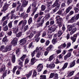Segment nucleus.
Returning <instances> with one entry per match:
<instances>
[{
	"label": "nucleus",
	"instance_id": "nucleus-1",
	"mask_svg": "<svg viewBox=\"0 0 79 79\" xmlns=\"http://www.w3.org/2000/svg\"><path fill=\"white\" fill-rule=\"evenodd\" d=\"M11 50V45H7L5 47L4 45H2L0 47V50L2 51L3 53H5L9 52Z\"/></svg>",
	"mask_w": 79,
	"mask_h": 79
},
{
	"label": "nucleus",
	"instance_id": "nucleus-2",
	"mask_svg": "<svg viewBox=\"0 0 79 79\" xmlns=\"http://www.w3.org/2000/svg\"><path fill=\"white\" fill-rule=\"evenodd\" d=\"M52 6L54 8L56 7L55 9H54L52 12H51L52 14H53V13H55V12H56L57 10H59L60 8V5L59 3V0H56L54 2V3L52 5Z\"/></svg>",
	"mask_w": 79,
	"mask_h": 79
},
{
	"label": "nucleus",
	"instance_id": "nucleus-3",
	"mask_svg": "<svg viewBox=\"0 0 79 79\" xmlns=\"http://www.w3.org/2000/svg\"><path fill=\"white\" fill-rule=\"evenodd\" d=\"M1 68L0 69V73H3V75L2 77L3 79L5 78V77L6 76V73H7V70H6L5 71V69H6V66L5 65L3 64H0V65H1Z\"/></svg>",
	"mask_w": 79,
	"mask_h": 79
},
{
	"label": "nucleus",
	"instance_id": "nucleus-4",
	"mask_svg": "<svg viewBox=\"0 0 79 79\" xmlns=\"http://www.w3.org/2000/svg\"><path fill=\"white\" fill-rule=\"evenodd\" d=\"M56 21H57V24H58L59 27H61V21H63V19L61 18H60V15H57L56 18Z\"/></svg>",
	"mask_w": 79,
	"mask_h": 79
},
{
	"label": "nucleus",
	"instance_id": "nucleus-5",
	"mask_svg": "<svg viewBox=\"0 0 79 79\" xmlns=\"http://www.w3.org/2000/svg\"><path fill=\"white\" fill-rule=\"evenodd\" d=\"M22 26H26V24L27 23V21L26 20H22L19 23V24L17 26L18 27H20V26H21V25L22 24Z\"/></svg>",
	"mask_w": 79,
	"mask_h": 79
},
{
	"label": "nucleus",
	"instance_id": "nucleus-6",
	"mask_svg": "<svg viewBox=\"0 0 79 79\" xmlns=\"http://www.w3.org/2000/svg\"><path fill=\"white\" fill-rule=\"evenodd\" d=\"M68 27V30L69 32H70L71 31H72L73 29V27H76V23H73V25H68L67 26Z\"/></svg>",
	"mask_w": 79,
	"mask_h": 79
},
{
	"label": "nucleus",
	"instance_id": "nucleus-7",
	"mask_svg": "<svg viewBox=\"0 0 79 79\" xmlns=\"http://www.w3.org/2000/svg\"><path fill=\"white\" fill-rule=\"evenodd\" d=\"M39 51V47L36 48V49L34 50L33 52H31V56L32 58L34 57V56H35V53H37V52H38Z\"/></svg>",
	"mask_w": 79,
	"mask_h": 79
},
{
	"label": "nucleus",
	"instance_id": "nucleus-8",
	"mask_svg": "<svg viewBox=\"0 0 79 79\" xmlns=\"http://www.w3.org/2000/svg\"><path fill=\"white\" fill-rule=\"evenodd\" d=\"M39 67H40V68L39 69H38L39 68ZM43 65H42V64H39L38 65L37 68V69H38V72L40 73V72L42 71V69H43Z\"/></svg>",
	"mask_w": 79,
	"mask_h": 79
},
{
	"label": "nucleus",
	"instance_id": "nucleus-9",
	"mask_svg": "<svg viewBox=\"0 0 79 79\" xmlns=\"http://www.w3.org/2000/svg\"><path fill=\"white\" fill-rule=\"evenodd\" d=\"M8 6H9V4L5 3L3 7V9L1 10V11H5L8 8Z\"/></svg>",
	"mask_w": 79,
	"mask_h": 79
},
{
	"label": "nucleus",
	"instance_id": "nucleus-10",
	"mask_svg": "<svg viewBox=\"0 0 79 79\" xmlns=\"http://www.w3.org/2000/svg\"><path fill=\"white\" fill-rule=\"evenodd\" d=\"M75 11V13H78L79 11V3L76 5V6L73 9Z\"/></svg>",
	"mask_w": 79,
	"mask_h": 79
},
{
	"label": "nucleus",
	"instance_id": "nucleus-11",
	"mask_svg": "<svg viewBox=\"0 0 79 79\" xmlns=\"http://www.w3.org/2000/svg\"><path fill=\"white\" fill-rule=\"evenodd\" d=\"M17 42H18V39L16 38H15L12 41L11 43L13 45L16 46L17 44Z\"/></svg>",
	"mask_w": 79,
	"mask_h": 79
},
{
	"label": "nucleus",
	"instance_id": "nucleus-12",
	"mask_svg": "<svg viewBox=\"0 0 79 79\" xmlns=\"http://www.w3.org/2000/svg\"><path fill=\"white\" fill-rule=\"evenodd\" d=\"M55 66V65L54 64H47V68H49L50 69H53L54 68Z\"/></svg>",
	"mask_w": 79,
	"mask_h": 79
},
{
	"label": "nucleus",
	"instance_id": "nucleus-13",
	"mask_svg": "<svg viewBox=\"0 0 79 79\" xmlns=\"http://www.w3.org/2000/svg\"><path fill=\"white\" fill-rule=\"evenodd\" d=\"M76 38H77V35L75 34L73 35V37H70V39L71 40H72L73 41L72 44H73L74 42H76Z\"/></svg>",
	"mask_w": 79,
	"mask_h": 79
},
{
	"label": "nucleus",
	"instance_id": "nucleus-14",
	"mask_svg": "<svg viewBox=\"0 0 79 79\" xmlns=\"http://www.w3.org/2000/svg\"><path fill=\"white\" fill-rule=\"evenodd\" d=\"M76 21V19H75V16H74L73 17H72L71 19L68 20V23H74Z\"/></svg>",
	"mask_w": 79,
	"mask_h": 79
},
{
	"label": "nucleus",
	"instance_id": "nucleus-15",
	"mask_svg": "<svg viewBox=\"0 0 79 79\" xmlns=\"http://www.w3.org/2000/svg\"><path fill=\"white\" fill-rule=\"evenodd\" d=\"M73 8V7L71 6H69V7H67L65 10L66 13L65 15H67V13H68L70 11H71V10Z\"/></svg>",
	"mask_w": 79,
	"mask_h": 79
},
{
	"label": "nucleus",
	"instance_id": "nucleus-16",
	"mask_svg": "<svg viewBox=\"0 0 79 79\" xmlns=\"http://www.w3.org/2000/svg\"><path fill=\"white\" fill-rule=\"evenodd\" d=\"M19 27H14L13 28V31L14 33H17L18 32V31H19Z\"/></svg>",
	"mask_w": 79,
	"mask_h": 79
},
{
	"label": "nucleus",
	"instance_id": "nucleus-17",
	"mask_svg": "<svg viewBox=\"0 0 79 79\" xmlns=\"http://www.w3.org/2000/svg\"><path fill=\"white\" fill-rule=\"evenodd\" d=\"M55 57V54H53L51 56H50L48 58V61H51Z\"/></svg>",
	"mask_w": 79,
	"mask_h": 79
},
{
	"label": "nucleus",
	"instance_id": "nucleus-18",
	"mask_svg": "<svg viewBox=\"0 0 79 79\" xmlns=\"http://www.w3.org/2000/svg\"><path fill=\"white\" fill-rule=\"evenodd\" d=\"M65 54H66V51L64 50L62 52L61 54H60L59 56V58L60 59L62 58L63 56Z\"/></svg>",
	"mask_w": 79,
	"mask_h": 79
},
{
	"label": "nucleus",
	"instance_id": "nucleus-19",
	"mask_svg": "<svg viewBox=\"0 0 79 79\" xmlns=\"http://www.w3.org/2000/svg\"><path fill=\"white\" fill-rule=\"evenodd\" d=\"M76 61V60H74L73 61L72 63V64L70 65L69 66V68H73V67H74L75 65L76 64V63L75 62Z\"/></svg>",
	"mask_w": 79,
	"mask_h": 79
},
{
	"label": "nucleus",
	"instance_id": "nucleus-20",
	"mask_svg": "<svg viewBox=\"0 0 79 79\" xmlns=\"http://www.w3.org/2000/svg\"><path fill=\"white\" fill-rule=\"evenodd\" d=\"M53 48V46L52 45H50L49 47L47 48V52L50 51V50H51V49H52Z\"/></svg>",
	"mask_w": 79,
	"mask_h": 79
},
{
	"label": "nucleus",
	"instance_id": "nucleus-21",
	"mask_svg": "<svg viewBox=\"0 0 79 79\" xmlns=\"http://www.w3.org/2000/svg\"><path fill=\"white\" fill-rule=\"evenodd\" d=\"M32 70H31L29 72V73L26 75L27 78H29V77H31L32 75Z\"/></svg>",
	"mask_w": 79,
	"mask_h": 79
},
{
	"label": "nucleus",
	"instance_id": "nucleus-22",
	"mask_svg": "<svg viewBox=\"0 0 79 79\" xmlns=\"http://www.w3.org/2000/svg\"><path fill=\"white\" fill-rule=\"evenodd\" d=\"M28 2H29L28 1H27L26 2H23L22 4V6L23 7H24V8H25V7H26V6L27 5V4H28Z\"/></svg>",
	"mask_w": 79,
	"mask_h": 79
},
{
	"label": "nucleus",
	"instance_id": "nucleus-23",
	"mask_svg": "<svg viewBox=\"0 0 79 79\" xmlns=\"http://www.w3.org/2000/svg\"><path fill=\"white\" fill-rule=\"evenodd\" d=\"M2 42H4L5 43H6L8 42V40H7V37L5 36L2 39Z\"/></svg>",
	"mask_w": 79,
	"mask_h": 79
},
{
	"label": "nucleus",
	"instance_id": "nucleus-24",
	"mask_svg": "<svg viewBox=\"0 0 79 79\" xmlns=\"http://www.w3.org/2000/svg\"><path fill=\"white\" fill-rule=\"evenodd\" d=\"M11 55L12 57V63H15V59H16V58L15 57V55L13 54H12Z\"/></svg>",
	"mask_w": 79,
	"mask_h": 79
},
{
	"label": "nucleus",
	"instance_id": "nucleus-25",
	"mask_svg": "<svg viewBox=\"0 0 79 79\" xmlns=\"http://www.w3.org/2000/svg\"><path fill=\"white\" fill-rule=\"evenodd\" d=\"M68 63H65L62 68V70H64V69L65 68H67V66H68Z\"/></svg>",
	"mask_w": 79,
	"mask_h": 79
},
{
	"label": "nucleus",
	"instance_id": "nucleus-26",
	"mask_svg": "<svg viewBox=\"0 0 79 79\" xmlns=\"http://www.w3.org/2000/svg\"><path fill=\"white\" fill-rule=\"evenodd\" d=\"M33 44V43L32 42H31L29 44L28 46V48H34V45H32Z\"/></svg>",
	"mask_w": 79,
	"mask_h": 79
},
{
	"label": "nucleus",
	"instance_id": "nucleus-27",
	"mask_svg": "<svg viewBox=\"0 0 79 79\" xmlns=\"http://www.w3.org/2000/svg\"><path fill=\"white\" fill-rule=\"evenodd\" d=\"M3 30L4 31H7L8 30V27L7 25H6L3 27Z\"/></svg>",
	"mask_w": 79,
	"mask_h": 79
},
{
	"label": "nucleus",
	"instance_id": "nucleus-28",
	"mask_svg": "<svg viewBox=\"0 0 79 79\" xmlns=\"http://www.w3.org/2000/svg\"><path fill=\"white\" fill-rule=\"evenodd\" d=\"M47 7H46V6L44 5H42L41 8V11H44V10H45V9H46V8Z\"/></svg>",
	"mask_w": 79,
	"mask_h": 79
},
{
	"label": "nucleus",
	"instance_id": "nucleus-29",
	"mask_svg": "<svg viewBox=\"0 0 79 79\" xmlns=\"http://www.w3.org/2000/svg\"><path fill=\"white\" fill-rule=\"evenodd\" d=\"M31 5H30L29 7L28 8L27 10V13H28L31 12Z\"/></svg>",
	"mask_w": 79,
	"mask_h": 79
},
{
	"label": "nucleus",
	"instance_id": "nucleus-30",
	"mask_svg": "<svg viewBox=\"0 0 79 79\" xmlns=\"http://www.w3.org/2000/svg\"><path fill=\"white\" fill-rule=\"evenodd\" d=\"M62 34L63 31H60L58 32L57 35L58 37H60V36H61V35Z\"/></svg>",
	"mask_w": 79,
	"mask_h": 79
},
{
	"label": "nucleus",
	"instance_id": "nucleus-31",
	"mask_svg": "<svg viewBox=\"0 0 79 79\" xmlns=\"http://www.w3.org/2000/svg\"><path fill=\"white\" fill-rule=\"evenodd\" d=\"M12 23H13V21L10 22L8 24V26L9 28H10L11 29L12 27Z\"/></svg>",
	"mask_w": 79,
	"mask_h": 79
},
{
	"label": "nucleus",
	"instance_id": "nucleus-32",
	"mask_svg": "<svg viewBox=\"0 0 79 79\" xmlns=\"http://www.w3.org/2000/svg\"><path fill=\"white\" fill-rule=\"evenodd\" d=\"M32 18L30 17L29 18L28 20L29 25H30V24L32 23Z\"/></svg>",
	"mask_w": 79,
	"mask_h": 79
},
{
	"label": "nucleus",
	"instance_id": "nucleus-33",
	"mask_svg": "<svg viewBox=\"0 0 79 79\" xmlns=\"http://www.w3.org/2000/svg\"><path fill=\"white\" fill-rule=\"evenodd\" d=\"M55 76V73H51L50 74V76L49 77V79H51L52 78H53V77Z\"/></svg>",
	"mask_w": 79,
	"mask_h": 79
},
{
	"label": "nucleus",
	"instance_id": "nucleus-34",
	"mask_svg": "<svg viewBox=\"0 0 79 79\" xmlns=\"http://www.w3.org/2000/svg\"><path fill=\"white\" fill-rule=\"evenodd\" d=\"M29 29V27L28 25H26V26H25L24 28V30L23 31L24 32H26Z\"/></svg>",
	"mask_w": 79,
	"mask_h": 79
},
{
	"label": "nucleus",
	"instance_id": "nucleus-35",
	"mask_svg": "<svg viewBox=\"0 0 79 79\" xmlns=\"http://www.w3.org/2000/svg\"><path fill=\"white\" fill-rule=\"evenodd\" d=\"M29 60L30 59L29 58H27L25 60V64H27L29 62Z\"/></svg>",
	"mask_w": 79,
	"mask_h": 79
},
{
	"label": "nucleus",
	"instance_id": "nucleus-36",
	"mask_svg": "<svg viewBox=\"0 0 79 79\" xmlns=\"http://www.w3.org/2000/svg\"><path fill=\"white\" fill-rule=\"evenodd\" d=\"M26 57V55H23L22 57L20 58L22 61H24V58Z\"/></svg>",
	"mask_w": 79,
	"mask_h": 79
},
{
	"label": "nucleus",
	"instance_id": "nucleus-37",
	"mask_svg": "<svg viewBox=\"0 0 79 79\" xmlns=\"http://www.w3.org/2000/svg\"><path fill=\"white\" fill-rule=\"evenodd\" d=\"M41 55V52H38L36 55V58H40V56Z\"/></svg>",
	"mask_w": 79,
	"mask_h": 79
},
{
	"label": "nucleus",
	"instance_id": "nucleus-38",
	"mask_svg": "<svg viewBox=\"0 0 79 79\" xmlns=\"http://www.w3.org/2000/svg\"><path fill=\"white\" fill-rule=\"evenodd\" d=\"M23 42H26V39L25 38L22 39L19 41V42L20 44H21Z\"/></svg>",
	"mask_w": 79,
	"mask_h": 79
},
{
	"label": "nucleus",
	"instance_id": "nucleus-39",
	"mask_svg": "<svg viewBox=\"0 0 79 79\" xmlns=\"http://www.w3.org/2000/svg\"><path fill=\"white\" fill-rule=\"evenodd\" d=\"M74 71H72L68 74V76L69 77L72 76L74 74Z\"/></svg>",
	"mask_w": 79,
	"mask_h": 79
},
{
	"label": "nucleus",
	"instance_id": "nucleus-40",
	"mask_svg": "<svg viewBox=\"0 0 79 79\" xmlns=\"http://www.w3.org/2000/svg\"><path fill=\"white\" fill-rule=\"evenodd\" d=\"M73 0H67V3L68 4V5H69V4L73 2Z\"/></svg>",
	"mask_w": 79,
	"mask_h": 79
},
{
	"label": "nucleus",
	"instance_id": "nucleus-41",
	"mask_svg": "<svg viewBox=\"0 0 79 79\" xmlns=\"http://www.w3.org/2000/svg\"><path fill=\"white\" fill-rule=\"evenodd\" d=\"M57 43V40L55 39H53L52 41V43L53 44H55L56 43Z\"/></svg>",
	"mask_w": 79,
	"mask_h": 79
},
{
	"label": "nucleus",
	"instance_id": "nucleus-42",
	"mask_svg": "<svg viewBox=\"0 0 79 79\" xmlns=\"http://www.w3.org/2000/svg\"><path fill=\"white\" fill-rule=\"evenodd\" d=\"M18 20H16L14 22V27H16V26H17V23H18Z\"/></svg>",
	"mask_w": 79,
	"mask_h": 79
},
{
	"label": "nucleus",
	"instance_id": "nucleus-43",
	"mask_svg": "<svg viewBox=\"0 0 79 79\" xmlns=\"http://www.w3.org/2000/svg\"><path fill=\"white\" fill-rule=\"evenodd\" d=\"M40 79H46V75H40Z\"/></svg>",
	"mask_w": 79,
	"mask_h": 79
},
{
	"label": "nucleus",
	"instance_id": "nucleus-44",
	"mask_svg": "<svg viewBox=\"0 0 79 79\" xmlns=\"http://www.w3.org/2000/svg\"><path fill=\"white\" fill-rule=\"evenodd\" d=\"M37 76V72H36V71L35 70H34L32 77H35V76Z\"/></svg>",
	"mask_w": 79,
	"mask_h": 79
},
{
	"label": "nucleus",
	"instance_id": "nucleus-45",
	"mask_svg": "<svg viewBox=\"0 0 79 79\" xmlns=\"http://www.w3.org/2000/svg\"><path fill=\"white\" fill-rule=\"evenodd\" d=\"M47 35V32L46 31H43V33L42 34V37H44L45 35Z\"/></svg>",
	"mask_w": 79,
	"mask_h": 79
},
{
	"label": "nucleus",
	"instance_id": "nucleus-46",
	"mask_svg": "<svg viewBox=\"0 0 79 79\" xmlns=\"http://www.w3.org/2000/svg\"><path fill=\"white\" fill-rule=\"evenodd\" d=\"M52 3L53 2H52V1L49 2L47 4V6L48 7H50V6L52 5Z\"/></svg>",
	"mask_w": 79,
	"mask_h": 79
},
{
	"label": "nucleus",
	"instance_id": "nucleus-47",
	"mask_svg": "<svg viewBox=\"0 0 79 79\" xmlns=\"http://www.w3.org/2000/svg\"><path fill=\"white\" fill-rule=\"evenodd\" d=\"M53 31H55V30H56V29L58 27V26L57 25H54L53 26Z\"/></svg>",
	"mask_w": 79,
	"mask_h": 79
},
{
	"label": "nucleus",
	"instance_id": "nucleus-48",
	"mask_svg": "<svg viewBox=\"0 0 79 79\" xmlns=\"http://www.w3.org/2000/svg\"><path fill=\"white\" fill-rule=\"evenodd\" d=\"M42 17H40L38 18L36 20L37 23L40 22V20L42 19Z\"/></svg>",
	"mask_w": 79,
	"mask_h": 79
},
{
	"label": "nucleus",
	"instance_id": "nucleus-49",
	"mask_svg": "<svg viewBox=\"0 0 79 79\" xmlns=\"http://www.w3.org/2000/svg\"><path fill=\"white\" fill-rule=\"evenodd\" d=\"M55 76L54 77V79H58V74L57 73H56L55 74Z\"/></svg>",
	"mask_w": 79,
	"mask_h": 79
},
{
	"label": "nucleus",
	"instance_id": "nucleus-50",
	"mask_svg": "<svg viewBox=\"0 0 79 79\" xmlns=\"http://www.w3.org/2000/svg\"><path fill=\"white\" fill-rule=\"evenodd\" d=\"M17 67H18V66H14L13 69V73H15L16 70L17 69Z\"/></svg>",
	"mask_w": 79,
	"mask_h": 79
},
{
	"label": "nucleus",
	"instance_id": "nucleus-51",
	"mask_svg": "<svg viewBox=\"0 0 79 79\" xmlns=\"http://www.w3.org/2000/svg\"><path fill=\"white\" fill-rule=\"evenodd\" d=\"M56 15H61L62 14V11L61 10H59L57 13H56Z\"/></svg>",
	"mask_w": 79,
	"mask_h": 79
},
{
	"label": "nucleus",
	"instance_id": "nucleus-52",
	"mask_svg": "<svg viewBox=\"0 0 79 79\" xmlns=\"http://www.w3.org/2000/svg\"><path fill=\"white\" fill-rule=\"evenodd\" d=\"M33 36H34V34L31 33V34L28 36L27 37H28L29 39H31V38H32Z\"/></svg>",
	"mask_w": 79,
	"mask_h": 79
},
{
	"label": "nucleus",
	"instance_id": "nucleus-53",
	"mask_svg": "<svg viewBox=\"0 0 79 79\" xmlns=\"http://www.w3.org/2000/svg\"><path fill=\"white\" fill-rule=\"evenodd\" d=\"M21 52V51L19 50V48H18L16 51V54H19Z\"/></svg>",
	"mask_w": 79,
	"mask_h": 79
},
{
	"label": "nucleus",
	"instance_id": "nucleus-54",
	"mask_svg": "<svg viewBox=\"0 0 79 79\" xmlns=\"http://www.w3.org/2000/svg\"><path fill=\"white\" fill-rule=\"evenodd\" d=\"M71 43L69 42L67 43V48H69L71 47Z\"/></svg>",
	"mask_w": 79,
	"mask_h": 79
},
{
	"label": "nucleus",
	"instance_id": "nucleus-55",
	"mask_svg": "<svg viewBox=\"0 0 79 79\" xmlns=\"http://www.w3.org/2000/svg\"><path fill=\"white\" fill-rule=\"evenodd\" d=\"M16 36L17 37H20L21 36V32H19L16 35Z\"/></svg>",
	"mask_w": 79,
	"mask_h": 79
},
{
	"label": "nucleus",
	"instance_id": "nucleus-56",
	"mask_svg": "<svg viewBox=\"0 0 79 79\" xmlns=\"http://www.w3.org/2000/svg\"><path fill=\"white\" fill-rule=\"evenodd\" d=\"M37 7H35L34 9V10L32 13V15H34V13L36 12V11H37Z\"/></svg>",
	"mask_w": 79,
	"mask_h": 79
},
{
	"label": "nucleus",
	"instance_id": "nucleus-57",
	"mask_svg": "<svg viewBox=\"0 0 79 79\" xmlns=\"http://www.w3.org/2000/svg\"><path fill=\"white\" fill-rule=\"evenodd\" d=\"M7 34L8 35H9L11 36L12 34V31H11V30H9L7 33Z\"/></svg>",
	"mask_w": 79,
	"mask_h": 79
},
{
	"label": "nucleus",
	"instance_id": "nucleus-58",
	"mask_svg": "<svg viewBox=\"0 0 79 79\" xmlns=\"http://www.w3.org/2000/svg\"><path fill=\"white\" fill-rule=\"evenodd\" d=\"M37 34L35 36V38H37V37H39L40 35V33H37Z\"/></svg>",
	"mask_w": 79,
	"mask_h": 79
},
{
	"label": "nucleus",
	"instance_id": "nucleus-59",
	"mask_svg": "<svg viewBox=\"0 0 79 79\" xmlns=\"http://www.w3.org/2000/svg\"><path fill=\"white\" fill-rule=\"evenodd\" d=\"M7 20L5 21L3 24H2V26L4 27V26H6V24H7Z\"/></svg>",
	"mask_w": 79,
	"mask_h": 79
},
{
	"label": "nucleus",
	"instance_id": "nucleus-60",
	"mask_svg": "<svg viewBox=\"0 0 79 79\" xmlns=\"http://www.w3.org/2000/svg\"><path fill=\"white\" fill-rule=\"evenodd\" d=\"M79 14H78L76 16V17L75 16V20H78V19H79Z\"/></svg>",
	"mask_w": 79,
	"mask_h": 79
},
{
	"label": "nucleus",
	"instance_id": "nucleus-61",
	"mask_svg": "<svg viewBox=\"0 0 79 79\" xmlns=\"http://www.w3.org/2000/svg\"><path fill=\"white\" fill-rule=\"evenodd\" d=\"M43 26V23H40L38 24V25L37 26V27H40V26L42 27Z\"/></svg>",
	"mask_w": 79,
	"mask_h": 79
},
{
	"label": "nucleus",
	"instance_id": "nucleus-62",
	"mask_svg": "<svg viewBox=\"0 0 79 79\" xmlns=\"http://www.w3.org/2000/svg\"><path fill=\"white\" fill-rule=\"evenodd\" d=\"M45 42V40L44 39H41L40 40V42L42 44H43V43H44Z\"/></svg>",
	"mask_w": 79,
	"mask_h": 79
},
{
	"label": "nucleus",
	"instance_id": "nucleus-63",
	"mask_svg": "<svg viewBox=\"0 0 79 79\" xmlns=\"http://www.w3.org/2000/svg\"><path fill=\"white\" fill-rule=\"evenodd\" d=\"M6 18L8 19H9L10 18V13L7 14L6 16Z\"/></svg>",
	"mask_w": 79,
	"mask_h": 79
},
{
	"label": "nucleus",
	"instance_id": "nucleus-64",
	"mask_svg": "<svg viewBox=\"0 0 79 79\" xmlns=\"http://www.w3.org/2000/svg\"><path fill=\"white\" fill-rule=\"evenodd\" d=\"M49 44H50V41L47 40L46 42L45 45L46 46H47L49 45Z\"/></svg>",
	"mask_w": 79,
	"mask_h": 79
}]
</instances>
